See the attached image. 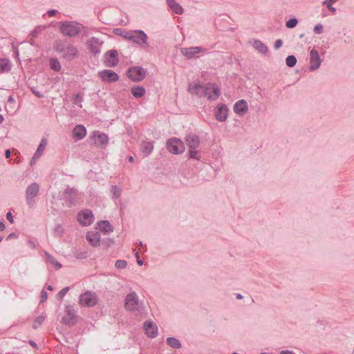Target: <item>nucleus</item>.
Here are the masks:
<instances>
[{
	"label": "nucleus",
	"mask_w": 354,
	"mask_h": 354,
	"mask_svg": "<svg viewBox=\"0 0 354 354\" xmlns=\"http://www.w3.org/2000/svg\"><path fill=\"white\" fill-rule=\"evenodd\" d=\"M286 63L288 66L293 67L297 63V59L295 56L290 55L286 58Z\"/></svg>",
	"instance_id": "34"
},
{
	"label": "nucleus",
	"mask_w": 354,
	"mask_h": 354,
	"mask_svg": "<svg viewBox=\"0 0 354 354\" xmlns=\"http://www.w3.org/2000/svg\"><path fill=\"white\" fill-rule=\"evenodd\" d=\"M137 262L140 266H142L143 264V261L139 259L138 256L137 255Z\"/></svg>",
	"instance_id": "50"
},
{
	"label": "nucleus",
	"mask_w": 354,
	"mask_h": 354,
	"mask_svg": "<svg viewBox=\"0 0 354 354\" xmlns=\"http://www.w3.org/2000/svg\"><path fill=\"white\" fill-rule=\"evenodd\" d=\"M61 31L65 35L75 36L79 32L78 27L72 23H64Z\"/></svg>",
	"instance_id": "12"
},
{
	"label": "nucleus",
	"mask_w": 354,
	"mask_h": 354,
	"mask_svg": "<svg viewBox=\"0 0 354 354\" xmlns=\"http://www.w3.org/2000/svg\"><path fill=\"white\" fill-rule=\"evenodd\" d=\"M127 77L133 82H140L145 77V70L139 66L130 68L127 72Z\"/></svg>",
	"instance_id": "7"
},
{
	"label": "nucleus",
	"mask_w": 354,
	"mask_h": 354,
	"mask_svg": "<svg viewBox=\"0 0 354 354\" xmlns=\"http://www.w3.org/2000/svg\"><path fill=\"white\" fill-rule=\"evenodd\" d=\"M201 51V48L198 46L185 48L181 49V53H183V55L188 57H192V56L198 53Z\"/></svg>",
	"instance_id": "22"
},
{
	"label": "nucleus",
	"mask_w": 354,
	"mask_h": 354,
	"mask_svg": "<svg viewBox=\"0 0 354 354\" xmlns=\"http://www.w3.org/2000/svg\"><path fill=\"white\" fill-rule=\"evenodd\" d=\"M197 93L198 95H204L209 100H216L219 95V89L213 84L199 85L196 87Z\"/></svg>",
	"instance_id": "1"
},
{
	"label": "nucleus",
	"mask_w": 354,
	"mask_h": 354,
	"mask_svg": "<svg viewBox=\"0 0 354 354\" xmlns=\"http://www.w3.org/2000/svg\"><path fill=\"white\" fill-rule=\"evenodd\" d=\"M185 141L190 149H197L200 144L198 138L195 135L187 136Z\"/></svg>",
	"instance_id": "20"
},
{
	"label": "nucleus",
	"mask_w": 354,
	"mask_h": 354,
	"mask_svg": "<svg viewBox=\"0 0 354 354\" xmlns=\"http://www.w3.org/2000/svg\"><path fill=\"white\" fill-rule=\"evenodd\" d=\"M3 121V117L1 115H0V124L2 123Z\"/></svg>",
	"instance_id": "54"
},
{
	"label": "nucleus",
	"mask_w": 354,
	"mask_h": 354,
	"mask_svg": "<svg viewBox=\"0 0 354 354\" xmlns=\"http://www.w3.org/2000/svg\"><path fill=\"white\" fill-rule=\"evenodd\" d=\"M6 217H7V219L11 223H13V218H12V214L10 212H8L7 214H6Z\"/></svg>",
	"instance_id": "45"
},
{
	"label": "nucleus",
	"mask_w": 354,
	"mask_h": 354,
	"mask_svg": "<svg viewBox=\"0 0 354 354\" xmlns=\"http://www.w3.org/2000/svg\"><path fill=\"white\" fill-rule=\"evenodd\" d=\"M133 160H133V158L132 156L129 157V161L130 162H133Z\"/></svg>",
	"instance_id": "53"
},
{
	"label": "nucleus",
	"mask_w": 354,
	"mask_h": 354,
	"mask_svg": "<svg viewBox=\"0 0 354 354\" xmlns=\"http://www.w3.org/2000/svg\"><path fill=\"white\" fill-rule=\"evenodd\" d=\"M60 44V41H57L56 42V46H55V49L57 52H62L63 51V48H62V45H59Z\"/></svg>",
	"instance_id": "43"
},
{
	"label": "nucleus",
	"mask_w": 354,
	"mask_h": 354,
	"mask_svg": "<svg viewBox=\"0 0 354 354\" xmlns=\"http://www.w3.org/2000/svg\"><path fill=\"white\" fill-rule=\"evenodd\" d=\"M86 129L84 126L78 124L75 126L73 130V137L75 140H80L83 139L86 135Z\"/></svg>",
	"instance_id": "17"
},
{
	"label": "nucleus",
	"mask_w": 354,
	"mask_h": 354,
	"mask_svg": "<svg viewBox=\"0 0 354 354\" xmlns=\"http://www.w3.org/2000/svg\"><path fill=\"white\" fill-rule=\"evenodd\" d=\"M124 39L128 40H132L134 43L140 46H148L147 43L148 37L142 30L129 31V33H125Z\"/></svg>",
	"instance_id": "4"
},
{
	"label": "nucleus",
	"mask_w": 354,
	"mask_h": 354,
	"mask_svg": "<svg viewBox=\"0 0 354 354\" xmlns=\"http://www.w3.org/2000/svg\"><path fill=\"white\" fill-rule=\"evenodd\" d=\"M1 240H2V239H1V237H0V242L1 241Z\"/></svg>",
	"instance_id": "58"
},
{
	"label": "nucleus",
	"mask_w": 354,
	"mask_h": 354,
	"mask_svg": "<svg viewBox=\"0 0 354 354\" xmlns=\"http://www.w3.org/2000/svg\"><path fill=\"white\" fill-rule=\"evenodd\" d=\"M59 322L68 326H73L77 323L76 311L71 306H66L64 313L59 315Z\"/></svg>",
	"instance_id": "2"
},
{
	"label": "nucleus",
	"mask_w": 354,
	"mask_h": 354,
	"mask_svg": "<svg viewBox=\"0 0 354 354\" xmlns=\"http://www.w3.org/2000/svg\"><path fill=\"white\" fill-rule=\"evenodd\" d=\"M57 11L55 10H51L48 12V14L50 17H52L56 14Z\"/></svg>",
	"instance_id": "46"
},
{
	"label": "nucleus",
	"mask_w": 354,
	"mask_h": 354,
	"mask_svg": "<svg viewBox=\"0 0 354 354\" xmlns=\"http://www.w3.org/2000/svg\"><path fill=\"white\" fill-rule=\"evenodd\" d=\"M5 229V224L2 222H0V230L3 231Z\"/></svg>",
	"instance_id": "49"
},
{
	"label": "nucleus",
	"mask_w": 354,
	"mask_h": 354,
	"mask_svg": "<svg viewBox=\"0 0 354 354\" xmlns=\"http://www.w3.org/2000/svg\"><path fill=\"white\" fill-rule=\"evenodd\" d=\"M15 104V100L14 99L13 97L10 96L8 98V104H7V106H9L10 108V109L12 111L14 109V105Z\"/></svg>",
	"instance_id": "38"
},
{
	"label": "nucleus",
	"mask_w": 354,
	"mask_h": 354,
	"mask_svg": "<svg viewBox=\"0 0 354 354\" xmlns=\"http://www.w3.org/2000/svg\"><path fill=\"white\" fill-rule=\"evenodd\" d=\"M127 263L124 260H118L116 261L115 263V267L117 268V269H124L126 268Z\"/></svg>",
	"instance_id": "35"
},
{
	"label": "nucleus",
	"mask_w": 354,
	"mask_h": 354,
	"mask_svg": "<svg viewBox=\"0 0 354 354\" xmlns=\"http://www.w3.org/2000/svg\"><path fill=\"white\" fill-rule=\"evenodd\" d=\"M115 34L120 35L124 38L125 33H129V31L124 30L122 29H115L114 30Z\"/></svg>",
	"instance_id": "39"
},
{
	"label": "nucleus",
	"mask_w": 354,
	"mask_h": 354,
	"mask_svg": "<svg viewBox=\"0 0 354 354\" xmlns=\"http://www.w3.org/2000/svg\"><path fill=\"white\" fill-rule=\"evenodd\" d=\"M124 307L127 310L135 311L139 308L138 299L136 293L132 292L127 295L124 300Z\"/></svg>",
	"instance_id": "8"
},
{
	"label": "nucleus",
	"mask_w": 354,
	"mask_h": 354,
	"mask_svg": "<svg viewBox=\"0 0 354 354\" xmlns=\"http://www.w3.org/2000/svg\"><path fill=\"white\" fill-rule=\"evenodd\" d=\"M242 297H242L240 294H238V295H236V298H237V299H242Z\"/></svg>",
	"instance_id": "55"
},
{
	"label": "nucleus",
	"mask_w": 354,
	"mask_h": 354,
	"mask_svg": "<svg viewBox=\"0 0 354 354\" xmlns=\"http://www.w3.org/2000/svg\"><path fill=\"white\" fill-rule=\"evenodd\" d=\"M168 151L174 154L181 153L185 151L183 142L178 138H171L167 142Z\"/></svg>",
	"instance_id": "6"
},
{
	"label": "nucleus",
	"mask_w": 354,
	"mask_h": 354,
	"mask_svg": "<svg viewBox=\"0 0 354 354\" xmlns=\"http://www.w3.org/2000/svg\"><path fill=\"white\" fill-rule=\"evenodd\" d=\"M44 28L41 27H37L31 33V35L34 37H37V35L41 32V30H43Z\"/></svg>",
	"instance_id": "42"
},
{
	"label": "nucleus",
	"mask_w": 354,
	"mask_h": 354,
	"mask_svg": "<svg viewBox=\"0 0 354 354\" xmlns=\"http://www.w3.org/2000/svg\"><path fill=\"white\" fill-rule=\"evenodd\" d=\"M68 290V288H63L62 290H61L58 294H57V298L61 299H62L64 295H66V293L67 292V291Z\"/></svg>",
	"instance_id": "40"
},
{
	"label": "nucleus",
	"mask_w": 354,
	"mask_h": 354,
	"mask_svg": "<svg viewBox=\"0 0 354 354\" xmlns=\"http://www.w3.org/2000/svg\"><path fill=\"white\" fill-rule=\"evenodd\" d=\"M11 68L10 62L7 59H0V73L8 72Z\"/></svg>",
	"instance_id": "27"
},
{
	"label": "nucleus",
	"mask_w": 354,
	"mask_h": 354,
	"mask_svg": "<svg viewBox=\"0 0 354 354\" xmlns=\"http://www.w3.org/2000/svg\"><path fill=\"white\" fill-rule=\"evenodd\" d=\"M99 299L97 294L92 291H86L80 295L79 298V304L84 307H93L98 303Z\"/></svg>",
	"instance_id": "3"
},
{
	"label": "nucleus",
	"mask_w": 354,
	"mask_h": 354,
	"mask_svg": "<svg viewBox=\"0 0 354 354\" xmlns=\"http://www.w3.org/2000/svg\"><path fill=\"white\" fill-rule=\"evenodd\" d=\"M252 46L260 53L266 54L268 51L267 46L259 40H254L252 42Z\"/></svg>",
	"instance_id": "24"
},
{
	"label": "nucleus",
	"mask_w": 354,
	"mask_h": 354,
	"mask_svg": "<svg viewBox=\"0 0 354 354\" xmlns=\"http://www.w3.org/2000/svg\"><path fill=\"white\" fill-rule=\"evenodd\" d=\"M77 54V50L73 46H68L64 52V57L68 58H73Z\"/></svg>",
	"instance_id": "28"
},
{
	"label": "nucleus",
	"mask_w": 354,
	"mask_h": 354,
	"mask_svg": "<svg viewBox=\"0 0 354 354\" xmlns=\"http://www.w3.org/2000/svg\"><path fill=\"white\" fill-rule=\"evenodd\" d=\"M94 219V216L91 211L88 209L82 210L78 214L77 220L82 225H90Z\"/></svg>",
	"instance_id": "10"
},
{
	"label": "nucleus",
	"mask_w": 354,
	"mask_h": 354,
	"mask_svg": "<svg viewBox=\"0 0 354 354\" xmlns=\"http://www.w3.org/2000/svg\"><path fill=\"white\" fill-rule=\"evenodd\" d=\"M41 297H42V301H44L47 298V295H46V292H41Z\"/></svg>",
	"instance_id": "47"
},
{
	"label": "nucleus",
	"mask_w": 354,
	"mask_h": 354,
	"mask_svg": "<svg viewBox=\"0 0 354 354\" xmlns=\"http://www.w3.org/2000/svg\"><path fill=\"white\" fill-rule=\"evenodd\" d=\"M144 328L147 335L149 337H155L158 334V326L151 321H147L144 324Z\"/></svg>",
	"instance_id": "14"
},
{
	"label": "nucleus",
	"mask_w": 354,
	"mask_h": 354,
	"mask_svg": "<svg viewBox=\"0 0 354 354\" xmlns=\"http://www.w3.org/2000/svg\"><path fill=\"white\" fill-rule=\"evenodd\" d=\"M214 115L217 120L224 122L227 118L228 109L224 104H218L215 109Z\"/></svg>",
	"instance_id": "11"
},
{
	"label": "nucleus",
	"mask_w": 354,
	"mask_h": 354,
	"mask_svg": "<svg viewBox=\"0 0 354 354\" xmlns=\"http://www.w3.org/2000/svg\"><path fill=\"white\" fill-rule=\"evenodd\" d=\"M297 24L296 19H291L286 22V26L289 28H295Z\"/></svg>",
	"instance_id": "37"
},
{
	"label": "nucleus",
	"mask_w": 354,
	"mask_h": 354,
	"mask_svg": "<svg viewBox=\"0 0 354 354\" xmlns=\"http://www.w3.org/2000/svg\"><path fill=\"white\" fill-rule=\"evenodd\" d=\"M100 229L104 231L105 232H109L112 231V227L110 223L106 221H101L98 223Z\"/></svg>",
	"instance_id": "31"
},
{
	"label": "nucleus",
	"mask_w": 354,
	"mask_h": 354,
	"mask_svg": "<svg viewBox=\"0 0 354 354\" xmlns=\"http://www.w3.org/2000/svg\"><path fill=\"white\" fill-rule=\"evenodd\" d=\"M91 138L93 145L98 148H104L109 144L108 136L102 132L95 131L92 133Z\"/></svg>",
	"instance_id": "5"
},
{
	"label": "nucleus",
	"mask_w": 354,
	"mask_h": 354,
	"mask_svg": "<svg viewBox=\"0 0 354 354\" xmlns=\"http://www.w3.org/2000/svg\"><path fill=\"white\" fill-rule=\"evenodd\" d=\"M47 145V140L46 139H43L39 145L37 151L35 152L34 156L32 158L31 164H32L35 161H36L43 153L44 149Z\"/></svg>",
	"instance_id": "21"
},
{
	"label": "nucleus",
	"mask_w": 354,
	"mask_h": 354,
	"mask_svg": "<svg viewBox=\"0 0 354 354\" xmlns=\"http://www.w3.org/2000/svg\"><path fill=\"white\" fill-rule=\"evenodd\" d=\"M39 192V185L37 183H32L29 185L26 189V198L29 203L34 198Z\"/></svg>",
	"instance_id": "19"
},
{
	"label": "nucleus",
	"mask_w": 354,
	"mask_h": 354,
	"mask_svg": "<svg viewBox=\"0 0 354 354\" xmlns=\"http://www.w3.org/2000/svg\"><path fill=\"white\" fill-rule=\"evenodd\" d=\"M48 289L50 290H53V287L51 286H48Z\"/></svg>",
	"instance_id": "56"
},
{
	"label": "nucleus",
	"mask_w": 354,
	"mask_h": 354,
	"mask_svg": "<svg viewBox=\"0 0 354 354\" xmlns=\"http://www.w3.org/2000/svg\"><path fill=\"white\" fill-rule=\"evenodd\" d=\"M233 354H238V353H234Z\"/></svg>",
	"instance_id": "59"
},
{
	"label": "nucleus",
	"mask_w": 354,
	"mask_h": 354,
	"mask_svg": "<svg viewBox=\"0 0 354 354\" xmlns=\"http://www.w3.org/2000/svg\"><path fill=\"white\" fill-rule=\"evenodd\" d=\"M49 64L50 68L55 71H59L62 68L59 62L56 58H51Z\"/></svg>",
	"instance_id": "30"
},
{
	"label": "nucleus",
	"mask_w": 354,
	"mask_h": 354,
	"mask_svg": "<svg viewBox=\"0 0 354 354\" xmlns=\"http://www.w3.org/2000/svg\"><path fill=\"white\" fill-rule=\"evenodd\" d=\"M339 0H325L323 1V5L326 6L327 8L332 13L335 14L336 12V9L332 6V5L338 1Z\"/></svg>",
	"instance_id": "32"
},
{
	"label": "nucleus",
	"mask_w": 354,
	"mask_h": 354,
	"mask_svg": "<svg viewBox=\"0 0 354 354\" xmlns=\"http://www.w3.org/2000/svg\"><path fill=\"white\" fill-rule=\"evenodd\" d=\"M167 3L171 10L176 14L181 15L183 12L182 6L174 0H167Z\"/></svg>",
	"instance_id": "23"
},
{
	"label": "nucleus",
	"mask_w": 354,
	"mask_h": 354,
	"mask_svg": "<svg viewBox=\"0 0 354 354\" xmlns=\"http://www.w3.org/2000/svg\"><path fill=\"white\" fill-rule=\"evenodd\" d=\"M46 257L47 259V261L53 266L57 270H59L62 268V264L59 263L53 257H52L48 252H46Z\"/></svg>",
	"instance_id": "29"
},
{
	"label": "nucleus",
	"mask_w": 354,
	"mask_h": 354,
	"mask_svg": "<svg viewBox=\"0 0 354 354\" xmlns=\"http://www.w3.org/2000/svg\"><path fill=\"white\" fill-rule=\"evenodd\" d=\"M167 344L171 346L178 348L180 347V342L174 337H169L167 339Z\"/></svg>",
	"instance_id": "33"
},
{
	"label": "nucleus",
	"mask_w": 354,
	"mask_h": 354,
	"mask_svg": "<svg viewBox=\"0 0 354 354\" xmlns=\"http://www.w3.org/2000/svg\"><path fill=\"white\" fill-rule=\"evenodd\" d=\"M10 153H10V151L9 149L6 150V157L7 158H10Z\"/></svg>",
	"instance_id": "48"
},
{
	"label": "nucleus",
	"mask_w": 354,
	"mask_h": 354,
	"mask_svg": "<svg viewBox=\"0 0 354 354\" xmlns=\"http://www.w3.org/2000/svg\"><path fill=\"white\" fill-rule=\"evenodd\" d=\"M153 150V142L145 141L141 144V151L145 155L150 154Z\"/></svg>",
	"instance_id": "25"
},
{
	"label": "nucleus",
	"mask_w": 354,
	"mask_h": 354,
	"mask_svg": "<svg viewBox=\"0 0 354 354\" xmlns=\"http://www.w3.org/2000/svg\"><path fill=\"white\" fill-rule=\"evenodd\" d=\"M281 46H282V41H281V39H277V40L275 41V44H274V48H275V49H278V48H279Z\"/></svg>",
	"instance_id": "44"
},
{
	"label": "nucleus",
	"mask_w": 354,
	"mask_h": 354,
	"mask_svg": "<svg viewBox=\"0 0 354 354\" xmlns=\"http://www.w3.org/2000/svg\"><path fill=\"white\" fill-rule=\"evenodd\" d=\"M131 93L133 97L139 98L145 94V89L142 86H133L131 88Z\"/></svg>",
	"instance_id": "26"
},
{
	"label": "nucleus",
	"mask_w": 354,
	"mask_h": 354,
	"mask_svg": "<svg viewBox=\"0 0 354 354\" xmlns=\"http://www.w3.org/2000/svg\"><path fill=\"white\" fill-rule=\"evenodd\" d=\"M118 63V53L112 50L107 52L105 55V64L107 66L113 67Z\"/></svg>",
	"instance_id": "13"
},
{
	"label": "nucleus",
	"mask_w": 354,
	"mask_h": 354,
	"mask_svg": "<svg viewBox=\"0 0 354 354\" xmlns=\"http://www.w3.org/2000/svg\"><path fill=\"white\" fill-rule=\"evenodd\" d=\"M280 354H294V353L292 352L286 351H282Z\"/></svg>",
	"instance_id": "51"
},
{
	"label": "nucleus",
	"mask_w": 354,
	"mask_h": 354,
	"mask_svg": "<svg viewBox=\"0 0 354 354\" xmlns=\"http://www.w3.org/2000/svg\"><path fill=\"white\" fill-rule=\"evenodd\" d=\"M86 239L89 244L93 247H96L100 245V234L97 232H88Z\"/></svg>",
	"instance_id": "16"
},
{
	"label": "nucleus",
	"mask_w": 354,
	"mask_h": 354,
	"mask_svg": "<svg viewBox=\"0 0 354 354\" xmlns=\"http://www.w3.org/2000/svg\"><path fill=\"white\" fill-rule=\"evenodd\" d=\"M190 158L198 160L200 158L199 152L196 149H192L189 151Z\"/></svg>",
	"instance_id": "36"
},
{
	"label": "nucleus",
	"mask_w": 354,
	"mask_h": 354,
	"mask_svg": "<svg viewBox=\"0 0 354 354\" xmlns=\"http://www.w3.org/2000/svg\"><path fill=\"white\" fill-rule=\"evenodd\" d=\"M310 70L314 71V70L317 69L319 67L320 64H321V59H320L319 53L316 50L313 49L310 51Z\"/></svg>",
	"instance_id": "15"
},
{
	"label": "nucleus",
	"mask_w": 354,
	"mask_h": 354,
	"mask_svg": "<svg viewBox=\"0 0 354 354\" xmlns=\"http://www.w3.org/2000/svg\"><path fill=\"white\" fill-rule=\"evenodd\" d=\"M97 75L103 82H115L119 80L118 75L111 70L106 69L100 71L98 72Z\"/></svg>",
	"instance_id": "9"
},
{
	"label": "nucleus",
	"mask_w": 354,
	"mask_h": 354,
	"mask_svg": "<svg viewBox=\"0 0 354 354\" xmlns=\"http://www.w3.org/2000/svg\"><path fill=\"white\" fill-rule=\"evenodd\" d=\"M233 109L234 111L239 115L245 114L248 109L246 101L241 100L236 102L234 105Z\"/></svg>",
	"instance_id": "18"
},
{
	"label": "nucleus",
	"mask_w": 354,
	"mask_h": 354,
	"mask_svg": "<svg viewBox=\"0 0 354 354\" xmlns=\"http://www.w3.org/2000/svg\"><path fill=\"white\" fill-rule=\"evenodd\" d=\"M323 30V26L322 24H317L314 28V32L316 34H320L322 33Z\"/></svg>",
	"instance_id": "41"
},
{
	"label": "nucleus",
	"mask_w": 354,
	"mask_h": 354,
	"mask_svg": "<svg viewBox=\"0 0 354 354\" xmlns=\"http://www.w3.org/2000/svg\"><path fill=\"white\" fill-rule=\"evenodd\" d=\"M14 237H16V235L14 233H12L8 236V239H11Z\"/></svg>",
	"instance_id": "52"
},
{
	"label": "nucleus",
	"mask_w": 354,
	"mask_h": 354,
	"mask_svg": "<svg viewBox=\"0 0 354 354\" xmlns=\"http://www.w3.org/2000/svg\"><path fill=\"white\" fill-rule=\"evenodd\" d=\"M36 95H38L39 97H41L42 96V95H39V93H37Z\"/></svg>",
	"instance_id": "57"
}]
</instances>
